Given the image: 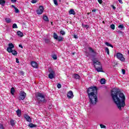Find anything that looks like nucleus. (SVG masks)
Returning a JSON list of instances; mask_svg holds the SVG:
<instances>
[{
    "instance_id": "1",
    "label": "nucleus",
    "mask_w": 129,
    "mask_h": 129,
    "mask_svg": "<svg viewBox=\"0 0 129 129\" xmlns=\"http://www.w3.org/2000/svg\"><path fill=\"white\" fill-rule=\"evenodd\" d=\"M111 96L118 109L121 110V108L125 105V96L123 93L118 90L113 89L111 91Z\"/></svg>"
},
{
    "instance_id": "2",
    "label": "nucleus",
    "mask_w": 129,
    "mask_h": 129,
    "mask_svg": "<svg viewBox=\"0 0 129 129\" xmlns=\"http://www.w3.org/2000/svg\"><path fill=\"white\" fill-rule=\"evenodd\" d=\"M87 93L90 99V104L94 105L97 102V88L96 87H90L87 89Z\"/></svg>"
},
{
    "instance_id": "3",
    "label": "nucleus",
    "mask_w": 129,
    "mask_h": 129,
    "mask_svg": "<svg viewBox=\"0 0 129 129\" xmlns=\"http://www.w3.org/2000/svg\"><path fill=\"white\" fill-rule=\"evenodd\" d=\"M36 98H37L38 100H39L41 102H47V100H46V98H45V96L43 93H38L36 95Z\"/></svg>"
},
{
    "instance_id": "4",
    "label": "nucleus",
    "mask_w": 129,
    "mask_h": 129,
    "mask_svg": "<svg viewBox=\"0 0 129 129\" xmlns=\"http://www.w3.org/2000/svg\"><path fill=\"white\" fill-rule=\"evenodd\" d=\"M27 96V94L24 91H21L19 94V97L18 98L19 100H24L26 97Z\"/></svg>"
},
{
    "instance_id": "5",
    "label": "nucleus",
    "mask_w": 129,
    "mask_h": 129,
    "mask_svg": "<svg viewBox=\"0 0 129 129\" xmlns=\"http://www.w3.org/2000/svg\"><path fill=\"white\" fill-rule=\"evenodd\" d=\"M116 57L117 58V59L120 60V61H121L122 62H124L125 58H124V57H123V55H122V54H121L119 52H117L116 53Z\"/></svg>"
},
{
    "instance_id": "6",
    "label": "nucleus",
    "mask_w": 129,
    "mask_h": 129,
    "mask_svg": "<svg viewBox=\"0 0 129 129\" xmlns=\"http://www.w3.org/2000/svg\"><path fill=\"white\" fill-rule=\"evenodd\" d=\"M48 71L49 72L48 78H49V79H53V78L55 77V72H54V71L52 70L51 69H49Z\"/></svg>"
},
{
    "instance_id": "7",
    "label": "nucleus",
    "mask_w": 129,
    "mask_h": 129,
    "mask_svg": "<svg viewBox=\"0 0 129 129\" xmlns=\"http://www.w3.org/2000/svg\"><path fill=\"white\" fill-rule=\"evenodd\" d=\"M9 47H7V51L8 53H11L12 52V50L15 48V45L13 43H9L8 44Z\"/></svg>"
},
{
    "instance_id": "8",
    "label": "nucleus",
    "mask_w": 129,
    "mask_h": 129,
    "mask_svg": "<svg viewBox=\"0 0 129 129\" xmlns=\"http://www.w3.org/2000/svg\"><path fill=\"white\" fill-rule=\"evenodd\" d=\"M43 12H44V7L42 6H39V9L36 11L38 15H42Z\"/></svg>"
},
{
    "instance_id": "9",
    "label": "nucleus",
    "mask_w": 129,
    "mask_h": 129,
    "mask_svg": "<svg viewBox=\"0 0 129 129\" xmlns=\"http://www.w3.org/2000/svg\"><path fill=\"white\" fill-rule=\"evenodd\" d=\"M67 96L68 98H69V99H71V98H73V97H74V95H73V92H72V91H70L68 93Z\"/></svg>"
},
{
    "instance_id": "10",
    "label": "nucleus",
    "mask_w": 129,
    "mask_h": 129,
    "mask_svg": "<svg viewBox=\"0 0 129 129\" xmlns=\"http://www.w3.org/2000/svg\"><path fill=\"white\" fill-rule=\"evenodd\" d=\"M24 117L25 118L26 120L28 121V122H32V118H31L30 116L25 114Z\"/></svg>"
},
{
    "instance_id": "11",
    "label": "nucleus",
    "mask_w": 129,
    "mask_h": 129,
    "mask_svg": "<svg viewBox=\"0 0 129 129\" xmlns=\"http://www.w3.org/2000/svg\"><path fill=\"white\" fill-rule=\"evenodd\" d=\"M93 62L94 63V66L95 68H96L98 66H100L101 65V63H100V62H99L97 60H93Z\"/></svg>"
},
{
    "instance_id": "12",
    "label": "nucleus",
    "mask_w": 129,
    "mask_h": 129,
    "mask_svg": "<svg viewBox=\"0 0 129 129\" xmlns=\"http://www.w3.org/2000/svg\"><path fill=\"white\" fill-rule=\"evenodd\" d=\"M95 68L97 72H103V71H102V66H101H101H99L98 67H97V68Z\"/></svg>"
},
{
    "instance_id": "13",
    "label": "nucleus",
    "mask_w": 129,
    "mask_h": 129,
    "mask_svg": "<svg viewBox=\"0 0 129 129\" xmlns=\"http://www.w3.org/2000/svg\"><path fill=\"white\" fill-rule=\"evenodd\" d=\"M73 78H74V79H78V80H80V79H81V77H80V76H79V75L77 74H74L73 76Z\"/></svg>"
},
{
    "instance_id": "14",
    "label": "nucleus",
    "mask_w": 129,
    "mask_h": 129,
    "mask_svg": "<svg viewBox=\"0 0 129 129\" xmlns=\"http://www.w3.org/2000/svg\"><path fill=\"white\" fill-rule=\"evenodd\" d=\"M31 66L33 68H38V63L35 61H31Z\"/></svg>"
},
{
    "instance_id": "15",
    "label": "nucleus",
    "mask_w": 129,
    "mask_h": 129,
    "mask_svg": "<svg viewBox=\"0 0 129 129\" xmlns=\"http://www.w3.org/2000/svg\"><path fill=\"white\" fill-rule=\"evenodd\" d=\"M88 49H89V52L92 53L94 56H95V55H96V52L94 51V50H93V49H92V48H91V47H89Z\"/></svg>"
},
{
    "instance_id": "16",
    "label": "nucleus",
    "mask_w": 129,
    "mask_h": 129,
    "mask_svg": "<svg viewBox=\"0 0 129 129\" xmlns=\"http://www.w3.org/2000/svg\"><path fill=\"white\" fill-rule=\"evenodd\" d=\"M57 40L58 42H63V41H64V37H63L61 36H59L57 38Z\"/></svg>"
},
{
    "instance_id": "17",
    "label": "nucleus",
    "mask_w": 129,
    "mask_h": 129,
    "mask_svg": "<svg viewBox=\"0 0 129 129\" xmlns=\"http://www.w3.org/2000/svg\"><path fill=\"white\" fill-rule=\"evenodd\" d=\"M0 5L2 6V7H5V5H6V1L0 0Z\"/></svg>"
},
{
    "instance_id": "18",
    "label": "nucleus",
    "mask_w": 129,
    "mask_h": 129,
    "mask_svg": "<svg viewBox=\"0 0 129 129\" xmlns=\"http://www.w3.org/2000/svg\"><path fill=\"white\" fill-rule=\"evenodd\" d=\"M16 113L18 115V116H21V114H22V111H21V110L20 109H18L17 111H16Z\"/></svg>"
},
{
    "instance_id": "19",
    "label": "nucleus",
    "mask_w": 129,
    "mask_h": 129,
    "mask_svg": "<svg viewBox=\"0 0 129 129\" xmlns=\"http://www.w3.org/2000/svg\"><path fill=\"white\" fill-rule=\"evenodd\" d=\"M17 35L19 36V37H23L24 36V33H23L22 32L19 31L17 32Z\"/></svg>"
},
{
    "instance_id": "20",
    "label": "nucleus",
    "mask_w": 129,
    "mask_h": 129,
    "mask_svg": "<svg viewBox=\"0 0 129 129\" xmlns=\"http://www.w3.org/2000/svg\"><path fill=\"white\" fill-rule=\"evenodd\" d=\"M10 53H12V54L14 55V56L18 55V52L15 50H11V52Z\"/></svg>"
},
{
    "instance_id": "21",
    "label": "nucleus",
    "mask_w": 129,
    "mask_h": 129,
    "mask_svg": "<svg viewBox=\"0 0 129 129\" xmlns=\"http://www.w3.org/2000/svg\"><path fill=\"white\" fill-rule=\"evenodd\" d=\"M69 13L70 15H75V11H74V10L73 9H71L70 11L69 12Z\"/></svg>"
},
{
    "instance_id": "22",
    "label": "nucleus",
    "mask_w": 129,
    "mask_h": 129,
    "mask_svg": "<svg viewBox=\"0 0 129 129\" xmlns=\"http://www.w3.org/2000/svg\"><path fill=\"white\" fill-rule=\"evenodd\" d=\"M58 37L59 36H58V35L57 34V33H53V39H54V40H57L58 39Z\"/></svg>"
},
{
    "instance_id": "23",
    "label": "nucleus",
    "mask_w": 129,
    "mask_h": 129,
    "mask_svg": "<svg viewBox=\"0 0 129 129\" xmlns=\"http://www.w3.org/2000/svg\"><path fill=\"white\" fill-rule=\"evenodd\" d=\"M28 126H29V127L31 128H33V127H36L37 126V125L36 124H34L32 123H29V124L28 125Z\"/></svg>"
},
{
    "instance_id": "24",
    "label": "nucleus",
    "mask_w": 129,
    "mask_h": 129,
    "mask_svg": "<svg viewBox=\"0 0 129 129\" xmlns=\"http://www.w3.org/2000/svg\"><path fill=\"white\" fill-rule=\"evenodd\" d=\"M105 44L106 46H107L108 47H111V48H113V46L109 42H106L105 43Z\"/></svg>"
},
{
    "instance_id": "25",
    "label": "nucleus",
    "mask_w": 129,
    "mask_h": 129,
    "mask_svg": "<svg viewBox=\"0 0 129 129\" xmlns=\"http://www.w3.org/2000/svg\"><path fill=\"white\" fill-rule=\"evenodd\" d=\"M15 88H14V87L12 88L11 89V94H12V95H14V94H15Z\"/></svg>"
},
{
    "instance_id": "26",
    "label": "nucleus",
    "mask_w": 129,
    "mask_h": 129,
    "mask_svg": "<svg viewBox=\"0 0 129 129\" xmlns=\"http://www.w3.org/2000/svg\"><path fill=\"white\" fill-rule=\"evenodd\" d=\"M5 21L8 24H10V23H11V19H10L9 18H5Z\"/></svg>"
},
{
    "instance_id": "27",
    "label": "nucleus",
    "mask_w": 129,
    "mask_h": 129,
    "mask_svg": "<svg viewBox=\"0 0 129 129\" xmlns=\"http://www.w3.org/2000/svg\"><path fill=\"white\" fill-rule=\"evenodd\" d=\"M10 124L12 125V126H14V125H15V120H14L13 119H11L10 120Z\"/></svg>"
},
{
    "instance_id": "28",
    "label": "nucleus",
    "mask_w": 129,
    "mask_h": 129,
    "mask_svg": "<svg viewBox=\"0 0 129 129\" xmlns=\"http://www.w3.org/2000/svg\"><path fill=\"white\" fill-rule=\"evenodd\" d=\"M43 20L45 22H48L49 21V19L48 18V17H47V16H43Z\"/></svg>"
},
{
    "instance_id": "29",
    "label": "nucleus",
    "mask_w": 129,
    "mask_h": 129,
    "mask_svg": "<svg viewBox=\"0 0 129 129\" xmlns=\"http://www.w3.org/2000/svg\"><path fill=\"white\" fill-rule=\"evenodd\" d=\"M105 51L107 53L108 55H109V49H108V47L105 48Z\"/></svg>"
},
{
    "instance_id": "30",
    "label": "nucleus",
    "mask_w": 129,
    "mask_h": 129,
    "mask_svg": "<svg viewBox=\"0 0 129 129\" xmlns=\"http://www.w3.org/2000/svg\"><path fill=\"white\" fill-rule=\"evenodd\" d=\"M100 83L101 84H105V79H101Z\"/></svg>"
},
{
    "instance_id": "31",
    "label": "nucleus",
    "mask_w": 129,
    "mask_h": 129,
    "mask_svg": "<svg viewBox=\"0 0 129 129\" xmlns=\"http://www.w3.org/2000/svg\"><path fill=\"white\" fill-rule=\"evenodd\" d=\"M44 41H45V43H46V44H49V43H50V39L47 38H45Z\"/></svg>"
},
{
    "instance_id": "32",
    "label": "nucleus",
    "mask_w": 129,
    "mask_h": 129,
    "mask_svg": "<svg viewBox=\"0 0 129 129\" xmlns=\"http://www.w3.org/2000/svg\"><path fill=\"white\" fill-rule=\"evenodd\" d=\"M13 29H18V26L17 25V24L14 23L12 26Z\"/></svg>"
},
{
    "instance_id": "33",
    "label": "nucleus",
    "mask_w": 129,
    "mask_h": 129,
    "mask_svg": "<svg viewBox=\"0 0 129 129\" xmlns=\"http://www.w3.org/2000/svg\"><path fill=\"white\" fill-rule=\"evenodd\" d=\"M59 33L60 35H62V36H64V35H65L66 34L65 31H64V30H60Z\"/></svg>"
},
{
    "instance_id": "34",
    "label": "nucleus",
    "mask_w": 129,
    "mask_h": 129,
    "mask_svg": "<svg viewBox=\"0 0 129 129\" xmlns=\"http://www.w3.org/2000/svg\"><path fill=\"white\" fill-rule=\"evenodd\" d=\"M110 28L111 29H112V30H114V29H115V26L114 25V24H111L110 25Z\"/></svg>"
},
{
    "instance_id": "35",
    "label": "nucleus",
    "mask_w": 129,
    "mask_h": 129,
    "mask_svg": "<svg viewBox=\"0 0 129 129\" xmlns=\"http://www.w3.org/2000/svg\"><path fill=\"white\" fill-rule=\"evenodd\" d=\"M101 128H106V126L102 124H100Z\"/></svg>"
},
{
    "instance_id": "36",
    "label": "nucleus",
    "mask_w": 129,
    "mask_h": 129,
    "mask_svg": "<svg viewBox=\"0 0 129 129\" xmlns=\"http://www.w3.org/2000/svg\"><path fill=\"white\" fill-rule=\"evenodd\" d=\"M52 58L54 60H57V55L53 54L52 56Z\"/></svg>"
},
{
    "instance_id": "37",
    "label": "nucleus",
    "mask_w": 129,
    "mask_h": 129,
    "mask_svg": "<svg viewBox=\"0 0 129 129\" xmlns=\"http://www.w3.org/2000/svg\"><path fill=\"white\" fill-rule=\"evenodd\" d=\"M118 28H119L121 30H122V29H123L124 27H123V25L121 24L120 25L118 26Z\"/></svg>"
},
{
    "instance_id": "38",
    "label": "nucleus",
    "mask_w": 129,
    "mask_h": 129,
    "mask_svg": "<svg viewBox=\"0 0 129 129\" xmlns=\"http://www.w3.org/2000/svg\"><path fill=\"white\" fill-rule=\"evenodd\" d=\"M15 12L16 13V14H18V13H20L19 9H18V8H17V7L15 9Z\"/></svg>"
},
{
    "instance_id": "39",
    "label": "nucleus",
    "mask_w": 129,
    "mask_h": 129,
    "mask_svg": "<svg viewBox=\"0 0 129 129\" xmlns=\"http://www.w3.org/2000/svg\"><path fill=\"white\" fill-rule=\"evenodd\" d=\"M53 3L55 6H58V1L57 0H53Z\"/></svg>"
},
{
    "instance_id": "40",
    "label": "nucleus",
    "mask_w": 129,
    "mask_h": 129,
    "mask_svg": "<svg viewBox=\"0 0 129 129\" xmlns=\"http://www.w3.org/2000/svg\"><path fill=\"white\" fill-rule=\"evenodd\" d=\"M85 54L87 57H89V56H90V53L87 51H86Z\"/></svg>"
},
{
    "instance_id": "41",
    "label": "nucleus",
    "mask_w": 129,
    "mask_h": 129,
    "mask_svg": "<svg viewBox=\"0 0 129 129\" xmlns=\"http://www.w3.org/2000/svg\"><path fill=\"white\" fill-rule=\"evenodd\" d=\"M31 3L32 4H36V3H37V0H32Z\"/></svg>"
},
{
    "instance_id": "42",
    "label": "nucleus",
    "mask_w": 129,
    "mask_h": 129,
    "mask_svg": "<svg viewBox=\"0 0 129 129\" xmlns=\"http://www.w3.org/2000/svg\"><path fill=\"white\" fill-rule=\"evenodd\" d=\"M57 88H58V89L61 88V84H58L57 85Z\"/></svg>"
},
{
    "instance_id": "43",
    "label": "nucleus",
    "mask_w": 129,
    "mask_h": 129,
    "mask_svg": "<svg viewBox=\"0 0 129 129\" xmlns=\"http://www.w3.org/2000/svg\"><path fill=\"white\" fill-rule=\"evenodd\" d=\"M0 129H4V125L1 123H0Z\"/></svg>"
},
{
    "instance_id": "44",
    "label": "nucleus",
    "mask_w": 129,
    "mask_h": 129,
    "mask_svg": "<svg viewBox=\"0 0 129 129\" xmlns=\"http://www.w3.org/2000/svg\"><path fill=\"white\" fill-rule=\"evenodd\" d=\"M122 74H123V75L125 74V70L122 69Z\"/></svg>"
},
{
    "instance_id": "45",
    "label": "nucleus",
    "mask_w": 129,
    "mask_h": 129,
    "mask_svg": "<svg viewBox=\"0 0 129 129\" xmlns=\"http://www.w3.org/2000/svg\"><path fill=\"white\" fill-rule=\"evenodd\" d=\"M117 32L118 33V34H122V31L120 30L117 31Z\"/></svg>"
},
{
    "instance_id": "46",
    "label": "nucleus",
    "mask_w": 129,
    "mask_h": 129,
    "mask_svg": "<svg viewBox=\"0 0 129 129\" xmlns=\"http://www.w3.org/2000/svg\"><path fill=\"white\" fill-rule=\"evenodd\" d=\"M74 37L75 38V39H78V37L77 36V35L74 34Z\"/></svg>"
},
{
    "instance_id": "47",
    "label": "nucleus",
    "mask_w": 129,
    "mask_h": 129,
    "mask_svg": "<svg viewBox=\"0 0 129 129\" xmlns=\"http://www.w3.org/2000/svg\"><path fill=\"white\" fill-rule=\"evenodd\" d=\"M11 1L13 3H17V0H11Z\"/></svg>"
},
{
    "instance_id": "48",
    "label": "nucleus",
    "mask_w": 129,
    "mask_h": 129,
    "mask_svg": "<svg viewBox=\"0 0 129 129\" xmlns=\"http://www.w3.org/2000/svg\"><path fill=\"white\" fill-rule=\"evenodd\" d=\"M19 47L20 48H21V49H23V45H22V44H19Z\"/></svg>"
},
{
    "instance_id": "49",
    "label": "nucleus",
    "mask_w": 129,
    "mask_h": 129,
    "mask_svg": "<svg viewBox=\"0 0 129 129\" xmlns=\"http://www.w3.org/2000/svg\"><path fill=\"white\" fill-rule=\"evenodd\" d=\"M16 63H20V61H19L18 58H16Z\"/></svg>"
},
{
    "instance_id": "50",
    "label": "nucleus",
    "mask_w": 129,
    "mask_h": 129,
    "mask_svg": "<svg viewBox=\"0 0 129 129\" xmlns=\"http://www.w3.org/2000/svg\"><path fill=\"white\" fill-rule=\"evenodd\" d=\"M98 2L99 4H102V0H98Z\"/></svg>"
},
{
    "instance_id": "51",
    "label": "nucleus",
    "mask_w": 129,
    "mask_h": 129,
    "mask_svg": "<svg viewBox=\"0 0 129 129\" xmlns=\"http://www.w3.org/2000/svg\"><path fill=\"white\" fill-rule=\"evenodd\" d=\"M85 28H86V29H88V28H89V25H86L85 26Z\"/></svg>"
},
{
    "instance_id": "52",
    "label": "nucleus",
    "mask_w": 129,
    "mask_h": 129,
    "mask_svg": "<svg viewBox=\"0 0 129 129\" xmlns=\"http://www.w3.org/2000/svg\"><path fill=\"white\" fill-rule=\"evenodd\" d=\"M118 2H119V3H120V4H122V0H118Z\"/></svg>"
},
{
    "instance_id": "53",
    "label": "nucleus",
    "mask_w": 129,
    "mask_h": 129,
    "mask_svg": "<svg viewBox=\"0 0 129 129\" xmlns=\"http://www.w3.org/2000/svg\"><path fill=\"white\" fill-rule=\"evenodd\" d=\"M112 8L113 10H115V9H116V8H115V7H114V6H113L112 7Z\"/></svg>"
},
{
    "instance_id": "54",
    "label": "nucleus",
    "mask_w": 129,
    "mask_h": 129,
    "mask_svg": "<svg viewBox=\"0 0 129 129\" xmlns=\"http://www.w3.org/2000/svg\"><path fill=\"white\" fill-rule=\"evenodd\" d=\"M82 27H83L84 28H85V26H86L85 25L82 24Z\"/></svg>"
},
{
    "instance_id": "55",
    "label": "nucleus",
    "mask_w": 129,
    "mask_h": 129,
    "mask_svg": "<svg viewBox=\"0 0 129 129\" xmlns=\"http://www.w3.org/2000/svg\"><path fill=\"white\" fill-rule=\"evenodd\" d=\"M12 8H14V9H15L16 7L15 6H14V5H12Z\"/></svg>"
},
{
    "instance_id": "56",
    "label": "nucleus",
    "mask_w": 129,
    "mask_h": 129,
    "mask_svg": "<svg viewBox=\"0 0 129 129\" xmlns=\"http://www.w3.org/2000/svg\"><path fill=\"white\" fill-rule=\"evenodd\" d=\"M92 12H96V10L94 9V10H92Z\"/></svg>"
},
{
    "instance_id": "57",
    "label": "nucleus",
    "mask_w": 129,
    "mask_h": 129,
    "mask_svg": "<svg viewBox=\"0 0 129 129\" xmlns=\"http://www.w3.org/2000/svg\"><path fill=\"white\" fill-rule=\"evenodd\" d=\"M75 52L73 53V55H75Z\"/></svg>"
}]
</instances>
